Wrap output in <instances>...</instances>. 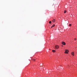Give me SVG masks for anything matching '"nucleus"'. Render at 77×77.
Returning a JSON list of instances; mask_svg holds the SVG:
<instances>
[{"label":"nucleus","instance_id":"nucleus-8","mask_svg":"<svg viewBox=\"0 0 77 77\" xmlns=\"http://www.w3.org/2000/svg\"><path fill=\"white\" fill-rule=\"evenodd\" d=\"M49 23V24H51V21H50Z\"/></svg>","mask_w":77,"mask_h":77},{"label":"nucleus","instance_id":"nucleus-7","mask_svg":"<svg viewBox=\"0 0 77 77\" xmlns=\"http://www.w3.org/2000/svg\"><path fill=\"white\" fill-rule=\"evenodd\" d=\"M52 51H53V52H56V50H52Z\"/></svg>","mask_w":77,"mask_h":77},{"label":"nucleus","instance_id":"nucleus-10","mask_svg":"<svg viewBox=\"0 0 77 77\" xmlns=\"http://www.w3.org/2000/svg\"><path fill=\"white\" fill-rule=\"evenodd\" d=\"M66 11H64V13L65 14V13H66Z\"/></svg>","mask_w":77,"mask_h":77},{"label":"nucleus","instance_id":"nucleus-6","mask_svg":"<svg viewBox=\"0 0 77 77\" xmlns=\"http://www.w3.org/2000/svg\"><path fill=\"white\" fill-rule=\"evenodd\" d=\"M52 21V22H54V23H55V19H53Z\"/></svg>","mask_w":77,"mask_h":77},{"label":"nucleus","instance_id":"nucleus-4","mask_svg":"<svg viewBox=\"0 0 77 77\" xmlns=\"http://www.w3.org/2000/svg\"><path fill=\"white\" fill-rule=\"evenodd\" d=\"M72 55V56H74V52H72L71 54Z\"/></svg>","mask_w":77,"mask_h":77},{"label":"nucleus","instance_id":"nucleus-2","mask_svg":"<svg viewBox=\"0 0 77 77\" xmlns=\"http://www.w3.org/2000/svg\"><path fill=\"white\" fill-rule=\"evenodd\" d=\"M68 52H69V51L68 50H66L65 52V53H68Z\"/></svg>","mask_w":77,"mask_h":77},{"label":"nucleus","instance_id":"nucleus-5","mask_svg":"<svg viewBox=\"0 0 77 77\" xmlns=\"http://www.w3.org/2000/svg\"><path fill=\"white\" fill-rule=\"evenodd\" d=\"M54 26H55V25L54 24L51 27V28H52V27H54Z\"/></svg>","mask_w":77,"mask_h":77},{"label":"nucleus","instance_id":"nucleus-3","mask_svg":"<svg viewBox=\"0 0 77 77\" xmlns=\"http://www.w3.org/2000/svg\"><path fill=\"white\" fill-rule=\"evenodd\" d=\"M62 44H63V45H65V44H66L65 43V42H62Z\"/></svg>","mask_w":77,"mask_h":77},{"label":"nucleus","instance_id":"nucleus-12","mask_svg":"<svg viewBox=\"0 0 77 77\" xmlns=\"http://www.w3.org/2000/svg\"><path fill=\"white\" fill-rule=\"evenodd\" d=\"M75 40H76V39L75 38Z\"/></svg>","mask_w":77,"mask_h":77},{"label":"nucleus","instance_id":"nucleus-1","mask_svg":"<svg viewBox=\"0 0 77 77\" xmlns=\"http://www.w3.org/2000/svg\"><path fill=\"white\" fill-rule=\"evenodd\" d=\"M59 48V46H58V45H56L55 46V48H56V49H58Z\"/></svg>","mask_w":77,"mask_h":77},{"label":"nucleus","instance_id":"nucleus-9","mask_svg":"<svg viewBox=\"0 0 77 77\" xmlns=\"http://www.w3.org/2000/svg\"><path fill=\"white\" fill-rule=\"evenodd\" d=\"M69 26H71V24H69Z\"/></svg>","mask_w":77,"mask_h":77},{"label":"nucleus","instance_id":"nucleus-11","mask_svg":"<svg viewBox=\"0 0 77 77\" xmlns=\"http://www.w3.org/2000/svg\"><path fill=\"white\" fill-rule=\"evenodd\" d=\"M33 60H34V61H35V59H33Z\"/></svg>","mask_w":77,"mask_h":77}]
</instances>
